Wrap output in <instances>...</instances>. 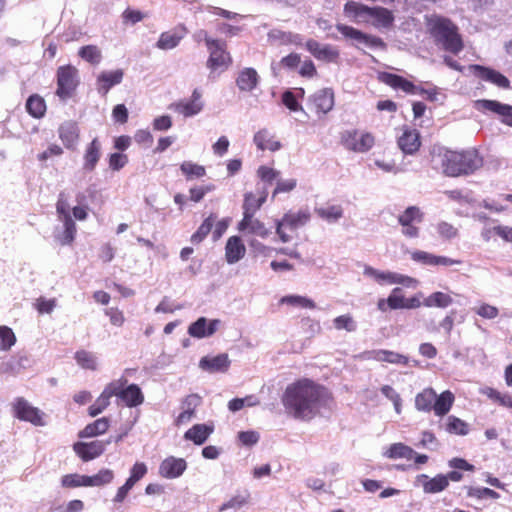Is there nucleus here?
<instances>
[{
  "label": "nucleus",
  "mask_w": 512,
  "mask_h": 512,
  "mask_svg": "<svg viewBox=\"0 0 512 512\" xmlns=\"http://www.w3.org/2000/svg\"><path fill=\"white\" fill-rule=\"evenodd\" d=\"M330 399L328 391L309 379H301L289 384L282 396V404L287 414L296 419L309 420Z\"/></svg>",
  "instance_id": "1"
},
{
  "label": "nucleus",
  "mask_w": 512,
  "mask_h": 512,
  "mask_svg": "<svg viewBox=\"0 0 512 512\" xmlns=\"http://www.w3.org/2000/svg\"><path fill=\"white\" fill-rule=\"evenodd\" d=\"M439 157L444 174L450 177L471 174L483 165V159L474 149L462 152L445 150Z\"/></svg>",
  "instance_id": "2"
},
{
  "label": "nucleus",
  "mask_w": 512,
  "mask_h": 512,
  "mask_svg": "<svg viewBox=\"0 0 512 512\" xmlns=\"http://www.w3.org/2000/svg\"><path fill=\"white\" fill-rule=\"evenodd\" d=\"M428 28L438 45L444 50L458 54L463 43L457 32V27L448 19L432 15L427 19Z\"/></svg>",
  "instance_id": "3"
},
{
  "label": "nucleus",
  "mask_w": 512,
  "mask_h": 512,
  "mask_svg": "<svg viewBox=\"0 0 512 512\" xmlns=\"http://www.w3.org/2000/svg\"><path fill=\"white\" fill-rule=\"evenodd\" d=\"M78 85V70L71 66H61L57 70L56 94L63 100L71 97Z\"/></svg>",
  "instance_id": "4"
},
{
  "label": "nucleus",
  "mask_w": 512,
  "mask_h": 512,
  "mask_svg": "<svg viewBox=\"0 0 512 512\" xmlns=\"http://www.w3.org/2000/svg\"><path fill=\"white\" fill-rule=\"evenodd\" d=\"M341 141L343 146L354 152L364 153L374 145V137L370 133L357 130H347L342 133Z\"/></svg>",
  "instance_id": "5"
},
{
  "label": "nucleus",
  "mask_w": 512,
  "mask_h": 512,
  "mask_svg": "<svg viewBox=\"0 0 512 512\" xmlns=\"http://www.w3.org/2000/svg\"><path fill=\"white\" fill-rule=\"evenodd\" d=\"M363 274L366 277L373 279L380 285L402 284L410 287L415 286V284L417 283V281L412 277L389 271H380L368 265L364 266Z\"/></svg>",
  "instance_id": "6"
},
{
  "label": "nucleus",
  "mask_w": 512,
  "mask_h": 512,
  "mask_svg": "<svg viewBox=\"0 0 512 512\" xmlns=\"http://www.w3.org/2000/svg\"><path fill=\"white\" fill-rule=\"evenodd\" d=\"M344 11L348 17L357 18L361 15H371L379 19V21L387 26L393 21V17L390 11L385 8H369L357 2H347L344 7Z\"/></svg>",
  "instance_id": "7"
},
{
  "label": "nucleus",
  "mask_w": 512,
  "mask_h": 512,
  "mask_svg": "<svg viewBox=\"0 0 512 512\" xmlns=\"http://www.w3.org/2000/svg\"><path fill=\"white\" fill-rule=\"evenodd\" d=\"M126 383L127 380L123 377L110 382V384L119 385V388L117 389L114 396H117L119 400H121L128 407H136L141 405L144 401V396L139 386L136 384H130L124 388Z\"/></svg>",
  "instance_id": "8"
},
{
  "label": "nucleus",
  "mask_w": 512,
  "mask_h": 512,
  "mask_svg": "<svg viewBox=\"0 0 512 512\" xmlns=\"http://www.w3.org/2000/svg\"><path fill=\"white\" fill-rule=\"evenodd\" d=\"M210 56L207 61V67L211 70L210 76L216 71H224L228 68L230 63L229 54L225 51V44L221 41H216L211 47H208Z\"/></svg>",
  "instance_id": "9"
},
{
  "label": "nucleus",
  "mask_w": 512,
  "mask_h": 512,
  "mask_svg": "<svg viewBox=\"0 0 512 512\" xmlns=\"http://www.w3.org/2000/svg\"><path fill=\"white\" fill-rule=\"evenodd\" d=\"M336 28L344 37L354 40L356 43L364 44L365 46L370 48L385 47V43L381 38L365 34L351 26L338 24Z\"/></svg>",
  "instance_id": "10"
},
{
  "label": "nucleus",
  "mask_w": 512,
  "mask_h": 512,
  "mask_svg": "<svg viewBox=\"0 0 512 512\" xmlns=\"http://www.w3.org/2000/svg\"><path fill=\"white\" fill-rule=\"evenodd\" d=\"M479 111H490L501 117V122L512 127V106L496 100L481 99L475 101Z\"/></svg>",
  "instance_id": "11"
},
{
  "label": "nucleus",
  "mask_w": 512,
  "mask_h": 512,
  "mask_svg": "<svg viewBox=\"0 0 512 512\" xmlns=\"http://www.w3.org/2000/svg\"><path fill=\"white\" fill-rule=\"evenodd\" d=\"M16 416L23 421L32 423L35 426H44L43 412L32 406L23 398H18L14 405Z\"/></svg>",
  "instance_id": "12"
},
{
  "label": "nucleus",
  "mask_w": 512,
  "mask_h": 512,
  "mask_svg": "<svg viewBox=\"0 0 512 512\" xmlns=\"http://www.w3.org/2000/svg\"><path fill=\"white\" fill-rule=\"evenodd\" d=\"M111 441L112 439L107 441L77 442L73 445V450L83 461H90L100 456Z\"/></svg>",
  "instance_id": "13"
},
{
  "label": "nucleus",
  "mask_w": 512,
  "mask_h": 512,
  "mask_svg": "<svg viewBox=\"0 0 512 512\" xmlns=\"http://www.w3.org/2000/svg\"><path fill=\"white\" fill-rule=\"evenodd\" d=\"M415 485L421 486L426 494H436L444 491L449 486V482L444 474H437L432 478L426 474H419L415 478Z\"/></svg>",
  "instance_id": "14"
},
{
  "label": "nucleus",
  "mask_w": 512,
  "mask_h": 512,
  "mask_svg": "<svg viewBox=\"0 0 512 512\" xmlns=\"http://www.w3.org/2000/svg\"><path fill=\"white\" fill-rule=\"evenodd\" d=\"M220 323L219 319L208 320L205 317H200L189 326L188 333L198 339L211 337L218 330Z\"/></svg>",
  "instance_id": "15"
},
{
  "label": "nucleus",
  "mask_w": 512,
  "mask_h": 512,
  "mask_svg": "<svg viewBox=\"0 0 512 512\" xmlns=\"http://www.w3.org/2000/svg\"><path fill=\"white\" fill-rule=\"evenodd\" d=\"M361 357L366 360H375L379 362H387L390 364L409 365L410 363V360L407 356L394 351L382 349L366 351L362 354Z\"/></svg>",
  "instance_id": "16"
},
{
  "label": "nucleus",
  "mask_w": 512,
  "mask_h": 512,
  "mask_svg": "<svg viewBox=\"0 0 512 512\" xmlns=\"http://www.w3.org/2000/svg\"><path fill=\"white\" fill-rule=\"evenodd\" d=\"M420 134L416 129L405 127L398 137V146L404 154H414L420 148Z\"/></svg>",
  "instance_id": "17"
},
{
  "label": "nucleus",
  "mask_w": 512,
  "mask_h": 512,
  "mask_svg": "<svg viewBox=\"0 0 512 512\" xmlns=\"http://www.w3.org/2000/svg\"><path fill=\"white\" fill-rule=\"evenodd\" d=\"M186 461L182 458L170 456L162 461L159 473L162 477L174 479L181 476L186 470Z\"/></svg>",
  "instance_id": "18"
},
{
  "label": "nucleus",
  "mask_w": 512,
  "mask_h": 512,
  "mask_svg": "<svg viewBox=\"0 0 512 512\" xmlns=\"http://www.w3.org/2000/svg\"><path fill=\"white\" fill-rule=\"evenodd\" d=\"M268 196L267 188L264 187L261 191H259V196L257 197L252 192H247L244 194L243 201V218H249L254 216L255 213L261 208V206L265 203Z\"/></svg>",
  "instance_id": "19"
},
{
  "label": "nucleus",
  "mask_w": 512,
  "mask_h": 512,
  "mask_svg": "<svg viewBox=\"0 0 512 512\" xmlns=\"http://www.w3.org/2000/svg\"><path fill=\"white\" fill-rule=\"evenodd\" d=\"M470 69L477 77L485 81L491 82L497 85L498 87L508 88L510 85V81L508 80V78L496 70L486 68L480 65H471Z\"/></svg>",
  "instance_id": "20"
},
{
  "label": "nucleus",
  "mask_w": 512,
  "mask_h": 512,
  "mask_svg": "<svg viewBox=\"0 0 512 512\" xmlns=\"http://www.w3.org/2000/svg\"><path fill=\"white\" fill-rule=\"evenodd\" d=\"M59 138L67 149H75L79 141V127L74 121H65L58 128Z\"/></svg>",
  "instance_id": "21"
},
{
  "label": "nucleus",
  "mask_w": 512,
  "mask_h": 512,
  "mask_svg": "<svg viewBox=\"0 0 512 512\" xmlns=\"http://www.w3.org/2000/svg\"><path fill=\"white\" fill-rule=\"evenodd\" d=\"M230 366V360L227 354H219L214 357H202L199 361V367L209 373L226 372Z\"/></svg>",
  "instance_id": "22"
},
{
  "label": "nucleus",
  "mask_w": 512,
  "mask_h": 512,
  "mask_svg": "<svg viewBox=\"0 0 512 512\" xmlns=\"http://www.w3.org/2000/svg\"><path fill=\"white\" fill-rule=\"evenodd\" d=\"M246 253V247L239 236L228 238L225 246V258L228 264L239 262Z\"/></svg>",
  "instance_id": "23"
},
{
  "label": "nucleus",
  "mask_w": 512,
  "mask_h": 512,
  "mask_svg": "<svg viewBox=\"0 0 512 512\" xmlns=\"http://www.w3.org/2000/svg\"><path fill=\"white\" fill-rule=\"evenodd\" d=\"M307 50L317 59L332 62L335 61L339 52L331 45H321L315 40H309L306 43Z\"/></svg>",
  "instance_id": "24"
},
{
  "label": "nucleus",
  "mask_w": 512,
  "mask_h": 512,
  "mask_svg": "<svg viewBox=\"0 0 512 512\" xmlns=\"http://www.w3.org/2000/svg\"><path fill=\"white\" fill-rule=\"evenodd\" d=\"M62 227H56L54 230V240L61 246L70 245L76 235V224L72 218L61 221Z\"/></svg>",
  "instance_id": "25"
},
{
  "label": "nucleus",
  "mask_w": 512,
  "mask_h": 512,
  "mask_svg": "<svg viewBox=\"0 0 512 512\" xmlns=\"http://www.w3.org/2000/svg\"><path fill=\"white\" fill-rule=\"evenodd\" d=\"M119 388L117 384H108L100 394V396L96 399L94 404L89 407V415L91 417H95L102 413L110 404V399L113 397Z\"/></svg>",
  "instance_id": "26"
},
{
  "label": "nucleus",
  "mask_w": 512,
  "mask_h": 512,
  "mask_svg": "<svg viewBox=\"0 0 512 512\" xmlns=\"http://www.w3.org/2000/svg\"><path fill=\"white\" fill-rule=\"evenodd\" d=\"M123 75L124 73L121 69L100 73L97 78L98 92L106 95L113 86L122 82Z\"/></svg>",
  "instance_id": "27"
},
{
  "label": "nucleus",
  "mask_w": 512,
  "mask_h": 512,
  "mask_svg": "<svg viewBox=\"0 0 512 512\" xmlns=\"http://www.w3.org/2000/svg\"><path fill=\"white\" fill-rule=\"evenodd\" d=\"M259 75L254 68L242 69L236 78V85L242 92H251L259 83Z\"/></svg>",
  "instance_id": "28"
},
{
  "label": "nucleus",
  "mask_w": 512,
  "mask_h": 512,
  "mask_svg": "<svg viewBox=\"0 0 512 512\" xmlns=\"http://www.w3.org/2000/svg\"><path fill=\"white\" fill-rule=\"evenodd\" d=\"M380 80L395 88V89H401L406 93L410 94H418V87L415 86L412 82L406 80L405 78L392 74V73H382L380 75Z\"/></svg>",
  "instance_id": "29"
},
{
  "label": "nucleus",
  "mask_w": 512,
  "mask_h": 512,
  "mask_svg": "<svg viewBox=\"0 0 512 512\" xmlns=\"http://www.w3.org/2000/svg\"><path fill=\"white\" fill-rule=\"evenodd\" d=\"M238 230L241 232L248 230L249 233L263 239L267 238L271 234L270 229H268L259 219L254 218V216H251L250 219L242 218L238 223Z\"/></svg>",
  "instance_id": "30"
},
{
  "label": "nucleus",
  "mask_w": 512,
  "mask_h": 512,
  "mask_svg": "<svg viewBox=\"0 0 512 512\" xmlns=\"http://www.w3.org/2000/svg\"><path fill=\"white\" fill-rule=\"evenodd\" d=\"M213 426L207 424H195L184 434V439L192 441L195 445H202L208 437L213 433Z\"/></svg>",
  "instance_id": "31"
},
{
  "label": "nucleus",
  "mask_w": 512,
  "mask_h": 512,
  "mask_svg": "<svg viewBox=\"0 0 512 512\" xmlns=\"http://www.w3.org/2000/svg\"><path fill=\"white\" fill-rule=\"evenodd\" d=\"M313 103L318 112L323 114L328 113L334 106V93L329 88H324L317 91L313 95Z\"/></svg>",
  "instance_id": "32"
},
{
  "label": "nucleus",
  "mask_w": 512,
  "mask_h": 512,
  "mask_svg": "<svg viewBox=\"0 0 512 512\" xmlns=\"http://www.w3.org/2000/svg\"><path fill=\"white\" fill-rule=\"evenodd\" d=\"M110 426L109 419L106 417L99 418L94 422L85 426L78 436L80 438H92L104 434Z\"/></svg>",
  "instance_id": "33"
},
{
  "label": "nucleus",
  "mask_w": 512,
  "mask_h": 512,
  "mask_svg": "<svg viewBox=\"0 0 512 512\" xmlns=\"http://www.w3.org/2000/svg\"><path fill=\"white\" fill-rule=\"evenodd\" d=\"M101 156V144L97 138L87 146L84 154V169L88 171L94 170Z\"/></svg>",
  "instance_id": "34"
},
{
  "label": "nucleus",
  "mask_w": 512,
  "mask_h": 512,
  "mask_svg": "<svg viewBox=\"0 0 512 512\" xmlns=\"http://www.w3.org/2000/svg\"><path fill=\"white\" fill-rule=\"evenodd\" d=\"M310 213L308 210H300L298 212H287L280 221L290 229H297L308 223Z\"/></svg>",
  "instance_id": "35"
},
{
  "label": "nucleus",
  "mask_w": 512,
  "mask_h": 512,
  "mask_svg": "<svg viewBox=\"0 0 512 512\" xmlns=\"http://www.w3.org/2000/svg\"><path fill=\"white\" fill-rule=\"evenodd\" d=\"M454 402V395L451 391L446 390L437 396L435 393V400L433 403V411L437 416L446 415Z\"/></svg>",
  "instance_id": "36"
},
{
  "label": "nucleus",
  "mask_w": 512,
  "mask_h": 512,
  "mask_svg": "<svg viewBox=\"0 0 512 512\" xmlns=\"http://www.w3.org/2000/svg\"><path fill=\"white\" fill-rule=\"evenodd\" d=\"M253 141L259 150H270L272 152L277 151L281 148L279 141L273 140L268 130L262 129L255 133Z\"/></svg>",
  "instance_id": "37"
},
{
  "label": "nucleus",
  "mask_w": 512,
  "mask_h": 512,
  "mask_svg": "<svg viewBox=\"0 0 512 512\" xmlns=\"http://www.w3.org/2000/svg\"><path fill=\"white\" fill-rule=\"evenodd\" d=\"M383 455L389 459L411 460L415 455V451L403 443H394L385 450Z\"/></svg>",
  "instance_id": "38"
},
{
  "label": "nucleus",
  "mask_w": 512,
  "mask_h": 512,
  "mask_svg": "<svg viewBox=\"0 0 512 512\" xmlns=\"http://www.w3.org/2000/svg\"><path fill=\"white\" fill-rule=\"evenodd\" d=\"M175 112L185 116L192 117L200 113L203 109V103L197 101H181L171 106Z\"/></svg>",
  "instance_id": "39"
},
{
  "label": "nucleus",
  "mask_w": 512,
  "mask_h": 512,
  "mask_svg": "<svg viewBox=\"0 0 512 512\" xmlns=\"http://www.w3.org/2000/svg\"><path fill=\"white\" fill-rule=\"evenodd\" d=\"M435 391L432 388L424 389L415 397V407L419 411L430 412L433 410Z\"/></svg>",
  "instance_id": "40"
},
{
  "label": "nucleus",
  "mask_w": 512,
  "mask_h": 512,
  "mask_svg": "<svg viewBox=\"0 0 512 512\" xmlns=\"http://www.w3.org/2000/svg\"><path fill=\"white\" fill-rule=\"evenodd\" d=\"M317 215L329 223H335L343 217V209L340 205H330L315 209Z\"/></svg>",
  "instance_id": "41"
},
{
  "label": "nucleus",
  "mask_w": 512,
  "mask_h": 512,
  "mask_svg": "<svg viewBox=\"0 0 512 512\" xmlns=\"http://www.w3.org/2000/svg\"><path fill=\"white\" fill-rule=\"evenodd\" d=\"M452 302L453 299L449 294L437 291L425 298L423 304L426 307L446 308L450 306Z\"/></svg>",
  "instance_id": "42"
},
{
  "label": "nucleus",
  "mask_w": 512,
  "mask_h": 512,
  "mask_svg": "<svg viewBox=\"0 0 512 512\" xmlns=\"http://www.w3.org/2000/svg\"><path fill=\"white\" fill-rule=\"evenodd\" d=\"M26 109L34 118H41L46 111L45 101L39 95H32L27 99Z\"/></svg>",
  "instance_id": "43"
},
{
  "label": "nucleus",
  "mask_w": 512,
  "mask_h": 512,
  "mask_svg": "<svg viewBox=\"0 0 512 512\" xmlns=\"http://www.w3.org/2000/svg\"><path fill=\"white\" fill-rule=\"evenodd\" d=\"M422 221H423V213L416 206H409L398 217V222H399L400 225H409V224H414V223H421Z\"/></svg>",
  "instance_id": "44"
},
{
  "label": "nucleus",
  "mask_w": 512,
  "mask_h": 512,
  "mask_svg": "<svg viewBox=\"0 0 512 512\" xmlns=\"http://www.w3.org/2000/svg\"><path fill=\"white\" fill-rule=\"evenodd\" d=\"M114 474L112 470L103 469L92 476L85 475L86 487L102 486L113 480Z\"/></svg>",
  "instance_id": "45"
},
{
  "label": "nucleus",
  "mask_w": 512,
  "mask_h": 512,
  "mask_svg": "<svg viewBox=\"0 0 512 512\" xmlns=\"http://www.w3.org/2000/svg\"><path fill=\"white\" fill-rule=\"evenodd\" d=\"M75 360L77 364L83 369L96 370L97 369V358L96 356L85 350L77 351L75 354Z\"/></svg>",
  "instance_id": "46"
},
{
  "label": "nucleus",
  "mask_w": 512,
  "mask_h": 512,
  "mask_svg": "<svg viewBox=\"0 0 512 512\" xmlns=\"http://www.w3.org/2000/svg\"><path fill=\"white\" fill-rule=\"evenodd\" d=\"M446 431L451 434L465 436L469 433V426L466 422L456 416L447 418Z\"/></svg>",
  "instance_id": "47"
},
{
  "label": "nucleus",
  "mask_w": 512,
  "mask_h": 512,
  "mask_svg": "<svg viewBox=\"0 0 512 512\" xmlns=\"http://www.w3.org/2000/svg\"><path fill=\"white\" fill-rule=\"evenodd\" d=\"M78 55L85 61L97 65L100 63L102 54L100 49L95 45L83 46L79 49Z\"/></svg>",
  "instance_id": "48"
},
{
  "label": "nucleus",
  "mask_w": 512,
  "mask_h": 512,
  "mask_svg": "<svg viewBox=\"0 0 512 512\" xmlns=\"http://www.w3.org/2000/svg\"><path fill=\"white\" fill-rule=\"evenodd\" d=\"M182 35L173 32H164L160 35L156 46L161 50H170L178 46Z\"/></svg>",
  "instance_id": "49"
},
{
  "label": "nucleus",
  "mask_w": 512,
  "mask_h": 512,
  "mask_svg": "<svg viewBox=\"0 0 512 512\" xmlns=\"http://www.w3.org/2000/svg\"><path fill=\"white\" fill-rule=\"evenodd\" d=\"M16 343L13 330L5 325L0 326V351H9Z\"/></svg>",
  "instance_id": "50"
},
{
  "label": "nucleus",
  "mask_w": 512,
  "mask_h": 512,
  "mask_svg": "<svg viewBox=\"0 0 512 512\" xmlns=\"http://www.w3.org/2000/svg\"><path fill=\"white\" fill-rule=\"evenodd\" d=\"M180 170L187 177V179L201 178L206 174L205 167L191 161H184L180 165Z\"/></svg>",
  "instance_id": "51"
},
{
  "label": "nucleus",
  "mask_w": 512,
  "mask_h": 512,
  "mask_svg": "<svg viewBox=\"0 0 512 512\" xmlns=\"http://www.w3.org/2000/svg\"><path fill=\"white\" fill-rule=\"evenodd\" d=\"M281 304H288L291 306L314 309L315 303L313 300L299 295H288L280 299Z\"/></svg>",
  "instance_id": "52"
},
{
  "label": "nucleus",
  "mask_w": 512,
  "mask_h": 512,
  "mask_svg": "<svg viewBox=\"0 0 512 512\" xmlns=\"http://www.w3.org/2000/svg\"><path fill=\"white\" fill-rule=\"evenodd\" d=\"M214 219L215 218L211 215L203 221L197 231L191 236V242L193 244H199L206 238L213 227Z\"/></svg>",
  "instance_id": "53"
},
{
  "label": "nucleus",
  "mask_w": 512,
  "mask_h": 512,
  "mask_svg": "<svg viewBox=\"0 0 512 512\" xmlns=\"http://www.w3.org/2000/svg\"><path fill=\"white\" fill-rule=\"evenodd\" d=\"M61 484L66 488H77L81 486L86 487L85 475L76 473L64 475L61 479Z\"/></svg>",
  "instance_id": "54"
},
{
  "label": "nucleus",
  "mask_w": 512,
  "mask_h": 512,
  "mask_svg": "<svg viewBox=\"0 0 512 512\" xmlns=\"http://www.w3.org/2000/svg\"><path fill=\"white\" fill-rule=\"evenodd\" d=\"M467 495L469 497H475V498H478V499H482V498H492V499H498L500 497V495L490 489V488H485V487H468V491H467Z\"/></svg>",
  "instance_id": "55"
},
{
  "label": "nucleus",
  "mask_w": 512,
  "mask_h": 512,
  "mask_svg": "<svg viewBox=\"0 0 512 512\" xmlns=\"http://www.w3.org/2000/svg\"><path fill=\"white\" fill-rule=\"evenodd\" d=\"M334 327L337 330H346L353 332L356 330V323L350 315H341L333 320Z\"/></svg>",
  "instance_id": "56"
},
{
  "label": "nucleus",
  "mask_w": 512,
  "mask_h": 512,
  "mask_svg": "<svg viewBox=\"0 0 512 512\" xmlns=\"http://www.w3.org/2000/svg\"><path fill=\"white\" fill-rule=\"evenodd\" d=\"M405 297L402 295L400 288H394L387 298L388 307L390 309H403Z\"/></svg>",
  "instance_id": "57"
},
{
  "label": "nucleus",
  "mask_w": 512,
  "mask_h": 512,
  "mask_svg": "<svg viewBox=\"0 0 512 512\" xmlns=\"http://www.w3.org/2000/svg\"><path fill=\"white\" fill-rule=\"evenodd\" d=\"M147 473V466L143 462H136L130 470V476L127 479L133 486L142 479Z\"/></svg>",
  "instance_id": "58"
},
{
  "label": "nucleus",
  "mask_w": 512,
  "mask_h": 512,
  "mask_svg": "<svg viewBox=\"0 0 512 512\" xmlns=\"http://www.w3.org/2000/svg\"><path fill=\"white\" fill-rule=\"evenodd\" d=\"M269 37L272 39L280 40L282 43H295L301 42V37L297 34L286 33L280 30H273L269 33Z\"/></svg>",
  "instance_id": "59"
},
{
  "label": "nucleus",
  "mask_w": 512,
  "mask_h": 512,
  "mask_svg": "<svg viewBox=\"0 0 512 512\" xmlns=\"http://www.w3.org/2000/svg\"><path fill=\"white\" fill-rule=\"evenodd\" d=\"M69 208L70 206L64 193H60L56 204V211L60 221L66 220V217L72 218L69 212Z\"/></svg>",
  "instance_id": "60"
},
{
  "label": "nucleus",
  "mask_w": 512,
  "mask_h": 512,
  "mask_svg": "<svg viewBox=\"0 0 512 512\" xmlns=\"http://www.w3.org/2000/svg\"><path fill=\"white\" fill-rule=\"evenodd\" d=\"M475 313L485 319H494L498 316V308L490 304L483 303L478 307L473 308Z\"/></svg>",
  "instance_id": "61"
},
{
  "label": "nucleus",
  "mask_w": 512,
  "mask_h": 512,
  "mask_svg": "<svg viewBox=\"0 0 512 512\" xmlns=\"http://www.w3.org/2000/svg\"><path fill=\"white\" fill-rule=\"evenodd\" d=\"M297 185V180L294 178L286 179V180H277L276 188L273 191L272 196L275 197L279 193L290 192L295 189Z\"/></svg>",
  "instance_id": "62"
},
{
  "label": "nucleus",
  "mask_w": 512,
  "mask_h": 512,
  "mask_svg": "<svg viewBox=\"0 0 512 512\" xmlns=\"http://www.w3.org/2000/svg\"><path fill=\"white\" fill-rule=\"evenodd\" d=\"M411 259L415 262H419L427 266H434L435 255L425 251L417 250L411 252Z\"/></svg>",
  "instance_id": "63"
},
{
  "label": "nucleus",
  "mask_w": 512,
  "mask_h": 512,
  "mask_svg": "<svg viewBox=\"0 0 512 512\" xmlns=\"http://www.w3.org/2000/svg\"><path fill=\"white\" fill-rule=\"evenodd\" d=\"M258 177L266 183H272L279 176V172L267 166H260L257 170Z\"/></svg>",
  "instance_id": "64"
}]
</instances>
